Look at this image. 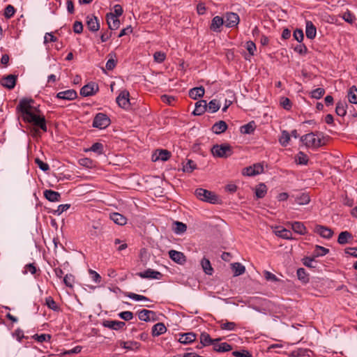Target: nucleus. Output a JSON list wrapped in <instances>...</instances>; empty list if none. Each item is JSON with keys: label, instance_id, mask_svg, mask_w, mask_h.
Returning a JSON list of instances; mask_svg holds the SVG:
<instances>
[{"label": "nucleus", "instance_id": "1", "mask_svg": "<svg viewBox=\"0 0 357 357\" xmlns=\"http://www.w3.org/2000/svg\"><path fill=\"white\" fill-rule=\"evenodd\" d=\"M195 195L199 200L211 204H221L222 199L214 192L204 189L197 188Z\"/></svg>", "mask_w": 357, "mask_h": 357}, {"label": "nucleus", "instance_id": "2", "mask_svg": "<svg viewBox=\"0 0 357 357\" xmlns=\"http://www.w3.org/2000/svg\"><path fill=\"white\" fill-rule=\"evenodd\" d=\"M319 132H310L301 137V140L307 147L318 148L325 145L324 137H319Z\"/></svg>", "mask_w": 357, "mask_h": 357}, {"label": "nucleus", "instance_id": "3", "mask_svg": "<svg viewBox=\"0 0 357 357\" xmlns=\"http://www.w3.org/2000/svg\"><path fill=\"white\" fill-rule=\"evenodd\" d=\"M211 153L214 157L227 158L233 153L232 146L229 144L213 145Z\"/></svg>", "mask_w": 357, "mask_h": 357}, {"label": "nucleus", "instance_id": "4", "mask_svg": "<svg viewBox=\"0 0 357 357\" xmlns=\"http://www.w3.org/2000/svg\"><path fill=\"white\" fill-rule=\"evenodd\" d=\"M24 121L32 123L33 126L40 128L43 131L47 132L46 120L43 116H38L35 114H30Z\"/></svg>", "mask_w": 357, "mask_h": 357}, {"label": "nucleus", "instance_id": "5", "mask_svg": "<svg viewBox=\"0 0 357 357\" xmlns=\"http://www.w3.org/2000/svg\"><path fill=\"white\" fill-rule=\"evenodd\" d=\"M110 123L109 118L105 114L98 113L94 117L93 126L99 129H104L109 126Z\"/></svg>", "mask_w": 357, "mask_h": 357}, {"label": "nucleus", "instance_id": "6", "mask_svg": "<svg viewBox=\"0 0 357 357\" xmlns=\"http://www.w3.org/2000/svg\"><path fill=\"white\" fill-rule=\"evenodd\" d=\"M264 172V166L261 163L254 164L252 166H250L243 169L242 174L244 176H253L259 174Z\"/></svg>", "mask_w": 357, "mask_h": 357}, {"label": "nucleus", "instance_id": "7", "mask_svg": "<svg viewBox=\"0 0 357 357\" xmlns=\"http://www.w3.org/2000/svg\"><path fill=\"white\" fill-rule=\"evenodd\" d=\"M33 102L32 100H28L26 99H22L20 100L19 105L17 107V109L22 114V119L25 120L29 116L30 114H33L31 112V106L30 102Z\"/></svg>", "mask_w": 357, "mask_h": 357}, {"label": "nucleus", "instance_id": "8", "mask_svg": "<svg viewBox=\"0 0 357 357\" xmlns=\"http://www.w3.org/2000/svg\"><path fill=\"white\" fill-rule=\"evenodd\" d=\"M171 155V152L167 149H156L151 155V160L153 162H165L168 160Z\"/></svg>", "mask_w": 357, "mask_h": 357}, {"label": "nucleus", "instance_id": "9", "mask_svg": "<svg viewBox=\"0 0 357 357\" xmlns=\"http://www.w3.org/2000/svg\"><path fill=\"white\" fill-rule=\"evenodd\" d=\"M130 93L128 91H121L116 98V103L121 108L128 109L130 106Z\"/></svg>", "mask_w": 357, "mask_h": 357}, {"label": "nucleus", "instance_id": "10", "mask_svg": "<svg viewBox=\"0 0 357 357\" xmlns=\"http://www.w3.org/2000/svg\"><path fill=\"white\" fill-rule=\"evenodd\" d=\"M223 18L225 26L229 28L236 26L240 21L238 15L235 13H227Z\"/></svg>", "mask_w": 357, "mask_h": 357}, {"label": "nucleus", "instance_id": "11", "mask_svg": "<svg viewBox=\"0 0 357 357\" xmlns=\"http://www.w3.org/2000/svg\"><path fill=\"white\" fill-rule=\"evenodd\" d=\"M98 91V85H96L93 82H90L82 87L80 95L84 97L91 96L94 95Z\"/></svg>", "mask_w": 357, "mask_h": 357}, {"label": "nucleus", "instance_id": "12", "mask_svg": "<svg viewBox=\"0 0 357 357\" xmlns=\"http://www.w3.org/2000/svg\"><path fill=\"white\" fill-rule=\"evenodd\" d=\"M137 275L142 278L147 279L160 280L162 277V274L160 272L154 271L151 268H148L144 272H139L137 273Z\"/></svg>", "mask_w": 357, "mask_h": 357}, {"label": "nucleus", "instance_id": "13", "mask_svg": "<svg viewBox=\"0 0 357 357\" xmlns=\"http://www.w3.org/2000/svg\"><path fill=\"white\" fill-rule=\"evenodd\" d=\"M221 340L222 338L212 339L208 333L206 332H202L200 335V343L202 346L198 347V348L209 346L213 342H219Z\"/></svg>", "mask_w": 357, "mask_h": 357}, {"label": "nucleus", "instance_id": "14", "mask_svg": "<svg viewBox=\"0 0 357 357\" xmlns=\"http://www.w3.org/2000/svg\"><path fill=\"white\" fill-rule=\"evenodd\" d=\"M169 257L172 261L178 264H183L186 261V257L184 254L174 250L169 251Z\"/></svg>", "mask_w": 357, "mask_h": 357}, {"label": "nucleus", "instance_id": "15", "mask_svg": "<svg viewBox=\"0 0 357 357\" xmlns=\"http://www.w3.org/2000/svg\"><path fill=\"white\" fill-rule=\"evenodd\" d=\"M86 26L89 31L96 32L100 29V24L98 18L93 15H88L86 17Z\"/></svg>", "mask_w": 357, "mask_h": 357}, {"label": "nucleus", "instance_id": "16", "mask_svg": "<svg viewBox=\"0 0 357 357\" xmlns=\"http://www.w3.org/2000/svg\"><path fill=\"white\" fill-rule=\"evenodd\" d=\"M106 20L108 24L109 29L116 30L119 27L120 21L113 13H107L106 15Z\"/></svg>", "mask_w": 357, "mask_h": 357}, {"label": "nucleus", "instance_id": "17", "mask_svg": "<svg viewBox=\"0 0 357 357\" xmlns=\"http://www.w3.org/2000/svg\"><path fill=\"white\" fill-rule=\"evenodd\" d=\"M56 97L59 99L73 100L77 97V94L74 89H68L57 93Z\"/></svg>", "mask_w": 357, "mask_h": 357}, {"label": "nucleus", "instance_id": "18", "mask_svg": "<svg viewBox=\"0 0 357 357\" xmlns=\"http://www.w3.org/2000/svg\"><path fill=\"white\" fill-rule=\"evenodd\" d=\"M139 319L144 321H150L151 320L155 321V313L153 311L149 310H142L138 312Z\"/></svg>", "mask_w": 357, "mask_h": 357}, {"label": "nucleus", "instance_id": "19", "mask_svg": "<svg viewBox=\"0 0 357 357\" xmlns=\"http://www.w3.org/2000/svg\"><path fill=\"white\" fill-rule=\"evenodd\" d=\"M314 231L325 238H331L333 234V231L330 228L322 225H317Z\"/></svg>", "mask_w": 357, "mask_h": 357}, {"label": "nucleus", "instance_id": "20", "mask_svg": "<svg viewBox=\"0 0 357 357\" xmlns=\"http://www.w3.org/2000/svg\"><path fill=\"white\" fill-rule=\"evenodd\" d=\"M252 190L255 191V198L258 199H262L266 196L268 188L264 183H260L252 188Z\"/></svg>", "mask_w": 357, "mask_h": 357}, {"label": "nucleus", "instance_id": "21", "mask_svg": "<svg viewBox=\"0 0 357 357\" xmlns=\"http://www.w3.org/2000/svg\"><path fill=\"white\" fill-rule=\"evenodd\" d=\"M207 111L206 100H201L195 103V109L192 114L195 116H200Z\"/></svg>", "mask_w": 357, "mask_h": 357}, {"label": "nucleus", "instance_id": "22", "mask_svg": "<svg viewBox=\"0 0 357 357\" xmlns=\"http://www.w3.org/2000/svg\"><path fill=\"white\" fill-rule=\"evenodd\" d=\"M17 81V76L13 75H9L5 77L1 82V84L8 89H12L15 87Z\"/></svg>", "mask_w": 357, "mask_h": 357}, {"label": "nucleus", "instance_id": "23", "mask_svg": "<svg viewBox=\"0 0 357 357\" xmlns=\"http://www.w3.org/2000/svg\"><path fill=\"white\" fill-rule=\"evenodd\" d=\"M102 226L99 222H94L91 228L89 230V234L91 238L97 237L102 231Z\"/></svg>", "mask_w": 357, "mask_h": 357}, {"label": "nucleus", "instance_id": "24", "mask_svg": "<svg viewBox=\"0 0 357 357\" xmlns=\"http://www.w3.org/2000/svg\"><path fill=\"white\" fill-rule=\"evenodd\" d=\"M225 24L224 18L220 16H215L213 18L211 24V29L215 32H220V28Z\"/></svg>", "mask_w": 357, "mask_h": 357}, {"label": "nucleus", "instance_id": "25", "mask_svg": "<svg viewBox=\"0 0 357 357\" xmlns=\"http://www.w3.org/2000/svg\"><path fill=\"white\" fill-rule=\"evenodd\" d=\"M295 198V202L299 205H305L310 202V197L308 193L301 192L298 195H292Z\"/></svg>", "mask_w": 357, "mask_h": 357}, {"label": "nucleus", "instance_id": "26", "mask_svg": "<svg viewBox=\"0 0 357 357\" xmlns=\"http://www.w3.org/2000/svg\"><path fill=\"white\" fill-rule=\"evenodd\" d=\"M227 124L224 121H219L218 122H216L213 126H212V131L217 135H220L224 132L226 131L227 129Z\"/></svg>", "mask_w": 357, "mask_h": 357}, {"label": "nucleus", "instance_id": "27", "mask_svg": "<svg viewBox=\"0 0 357 357\" xmlns=\"http://www.w3.org/2000/svg\"><path fill=\"white\" fill-rule=\"evenodd\" d=\"M353 238V235L350 232L347 231H342L338 236L337 242L340 245H344L352 241Z\"/></svg>", "mask_w": 357, "mask_h": 357}, {"label": "nucleus", "instance_id": "28", "mask_svg": "<svg viewBox=\"0 0 357 357\" xmlns=\"http://www.w3.org/2000/svg\"><path fill=\"white\" fill-rule=\"evenodd\" d=\"M306 36L309 39H314L316 37L317 29L311 21L306 22Z\"/></svg>", "mask_w": 357, "mask_h": 357}, {"label": "nucleus", "instance_id": "29", "mask_svg": "<svg viewBox=\"0 0 357 357\" xmlns=\"http://www.w3.org/2000/svg\"><path fill=\"white\" fill-rule=\"evenodd\" d=\"M167 331V328L162 322L157 323L152 328L151 334L153 337H158Z\"/></svg>", "mask_w": 357, "mask_h": 357}, {"label": "nucleus", "instance_id": "30", "mask_svg": "<svg viewBox=\"0 0 357 357\" xmlns=\"http://www.w3.org/2000/svg\"><path fill=\"white\" fill-rule=\"evenodd\" d=\"M195 340L196 334L192 332H190L181 335L178 341L181 344H187L194 342Z\"/></svg>", "mask_w": 357, "mask_h": 357}, {"label": "nucleus", "instance_id": "31", "mask_svg": "<svg viewBox=\"0 0 357 357\" xmlns=\"http://www.w3.org/2000/svg\"><path fill=\"white\" fill-rule=\"evenodd\" d=\"M44 197L50 202H59L61 199V195L58 192L52 190L44 191Z\"/></svg>", "mask_w": 357, "mask_h": 357}, {"label": "nucleus", "instance_id": "32", "mask_svg": "<svg viewBox=\"0 0 357 357\" xmlns=\"http://www.w3.org/2000/svg\"><path fill=\"white\" fill-rule=\"evenodd\" d=\"M288 224L291 225V228L294 232L301 235H303L306 233V227L303 223L301 222H294L291 223L289 222Z\"/></svg>", "mask_w": 357, "mask_h": 357}, {"label": "nucleus", "instance_id": "33", "mask_svg": "<svg viewBox=\"0 0 357 357\" xmlns=\"http://www.w3.org/2000/svg\"><path fill=\"white\" fill-rule=\"evenodd\" d=\"M204 92L205 90L203 86L195 87L189 91V96L191 98L196 100L198 98L203 97L204 95Z\"/></svg>", "mask_w": 357, "mask_h": 357}, {"label": "nucleus", "instance_id": "34", "mask_svg": "<svg viewBox=\"0 0 357 357\" xmlns=\"http://www.w3.org/2000/svg\"><path fill=\"white\" fill-rule=\"evenodd\" d=\"M110 219L119 225H125L127 222V218L119 213H111Z\"/></svg>", "mask_w": 357, "mask_h": 357}, {"label": "nucleus", "instance_id": "35", "mask_svg": "<svg viewBox=\"0 0 357 357\" xmlns=\"http://www.w3.org/2000/svg\"><path fill=\"white\" fill-rule=\"evenodd\" d=\"M126 324L120 321H107L104 323L105 327L109 328L113 330H119L125 326Z\"/></svg>", "mask_w": 357, "mask_h": 357}, {"label": "nucleus", "instance_id": "36", "mask_svg": "<svg viewBox=\"0 0 357 357\" xmlns=\"http://www.w3.org/2000/svg\"><path fill=\"white\" fill-rule=\"evenodd\" d=\"M231 268L234 272V276L241 275L243 274L245 271V266L238 262L231 264Z\"/></svg>", "mask_w": 357, "mask_h": 357}, {"label": "nucleus", "instance_id": "37", "mask_svg": "<svg viewBox=\"0 0 357 357\" xmlns=\"http://www.w3.org/2000/svg\"><path fill=\"white\" fill-rule=\"evenodd\" d=\"M256 126L254 121L249 122L248 123L242 126L240 128V130L241 133L243 134H252L254 132L255 130Z\"/></svg>", "mask_w": 357, "mask_h": 357}, {"label": "nucleus", "instance_id": "38", "mask_svg": "<svg viewBox=\"0 0 357 357\" xmlns=\"http://www.w3.org/2000/svg\"><path fill=\"white\" fill-rule=\"evenodd\" d=\"M201 265L204 273L207 275H211L213 272V269L211 266L210 261L204 257L201 261Z\"/></svg>", "mask_w": 357, "mask_h": 357}, {"label": "nucleus", "instance_id": "39", "mask_svg": "<svg viewBox=\"0 0 357 357\" xmlns=\"http://www.w3.org/2000/svg\"><path fill=\"white\" fill-rule=\"evenodd\" d=\"M140 346L141 344L139 342L135 341L121 342V347L128 350L139 349Z\"/></svg>", "mask_w": 357, "mask_h": 357}, {"label": "nucleus", "instance_id": "40", "mask_svg": "<svg viewBox=\"0 0 357 357\" xmlns=\"http://www.w3.org/2000/svg\"><path fill=\"white\" fill-rule=\"evenodd\" d=\"M348 100L350 103L357 104V88L352 86L348 91Z\"/></svg>", "mask_w": 357, "mask_h": 357}, {"label": "nucleus", "instance_id": "41", "mask_svg": "<svg viewBox=\"0 0 357 357\" xmlns=\"http://www.w3.org/2000/svg\"><path fill=\"white\" fill-rule=\"evenodd\" d=\"M347 107V105L346 102L339 101L336 104V107H335L336 114L340 116H345L347 114V109H346Z\"/></svg>", "mask_w": 357, "mask_h": 357}, {"label": "nucleus", "instance_id": "42", "mask_svg": "<svg viewBox=\"0 0 357 357\" xmlns=\"http://www.w3.org/2000/svg\"><path fill=\"white\" fill-rule=\"evenodd\" d=\"M220 108V104L216 99H213L207 103V111L211 113L216 112Z\"/></svg>", "mask_w": 357, "mask_h": 357}, {"label": "nucleus", "instance_id": "43", "mask_svg": "<svg viewBox=\"0 0 357 357\" xmlns=\"http://www.w3.org/2000/svg\"><path fill=\"white\" fill-rule=\"evenodd\" d=\"M329 252V250L320 245H316L313 252L314 257H322Z\"/></svg>", "mask_w": 357, "mask_h": 357}, {"label": "nucleus", "instance_id": "44", "mask_svg": "<svg viewBox=\"0 0 357 357\" xmlns=\"http://www.w3.org/2000/svg\"><path fill=\"white\" fill-rule=\"evenodd\" d=\"M290 141V134L287 130H282L279 138V142L282 146H287Z\"/></svg>", "mask_w": 357, "mask_h": 357}, {"label": "nucleus", "instance_id": "45", "mask_svg": "<svg viewBox=\"0 0 357 357\" xmlns=\"http://www.w3.org/2000/svg\"><path fill=\"white\" fill-rule=\"evenodd\" d=\"M297 276L299 280H301L303 283H307L309 282V275L306 273L305 268H299L297 270Z\"/></svg>", "mask_w": 357, "mask_h": 357}, {"label": "nucleus", "instance_id": "46", "mask_svg": "<svg viewBox=\"0 0 357 357\" xmlns=\"http://www.w3.org/2000/svg\"><path fill=\"white\" fill-rule=\"evenodd\" d=\"M45 305L53 311H59V307L52 296H48L45 298Z\"/></svg>", "mask_w": 357, "mask_h": 357}, {"label": "nucleus", "instance_id": "47", "mask_svg": "<svg viewBox=\"0 0 357 357\" xmlns=\"http://www.w3.org/2000/svg\"><path fill=\"white\" fill-rule=\"evenodd\" d=\"M218 323L220 324V328L222 330L234 331L236 327V323L231 321L223 322V321H220Z\"/></svg>", "mask_w": 357, "mask_h": 357}, {"label": "nucleus", "instance_id": "48", "mask_svg": "<svg viewBox=\"0 0 357 357\" xmlns=\"http://www.w3.org/2000/svg\"><path fill=\"white\" fill-rule=\"evenodd\" d=\"M174 225H175V227L174 228V231L176 233V234H181V233H183L186 231L187 229V226L185 224L181 222H178V221H175L174 222Z\"/></svg>", "mask_w": 357, "mask_h": 357}, {"label": "nucleus", "instance_id": "49", "mask_svg": "<svg viewBox=\"0 0 357 357\" xmlns=\"http://www.w3.org/2000/svg\"><path fill=\"white\" fill-rule=\"evenodd\" d=\"M196 168L195 162L192 160H188L185 163H183V170L185 172H192Z\"/></svg>", "mask_w": 357, "mask_h": 357}, {"label": "nucleus", "instance_id": "50", "mask_svg": "<svg viewBox=\"0 0 357 357\" xmlns=\"http://www.w3.org/2000/svg\"><path fill=\"white\" fill-rule=\"evenodd\" d=\"M277 236L284 238V239H291V232L290 230L286 229H282L280 230H278L275 231Z\"/></svg>", "mask_w": 357, "mask_h": 357}, {"label": "nucleus", "instance_id": "51", "mask_svg": "<svg viewBox=\"0 0 357 357\" xmlns=\"http://www.w3.org/2000/svg\"><path fill=\"white\" fill-rule=\"evenodd\" d=\"M315 258L316 257H314L313 255L312 257H305L302 259V262L305 266L314 268H316V265L314 264V262H315Z\"/></svg>", "mask_w": 357, "mask_h": 357}, {"label": "nucleus", "instance_id": "52", "mask_svg": "<svg viewBox=\"0 0 357 357\" xmlns=\"http://www.w3.org/2000/svg\"><path fill=\"white\" fill-rule=\"evenodd\" d=\"M308 161V157L303 152H299L296 156V162L300 165H306Z\"/></svg>", "mask_w": 357, "mask_h": 357}, {"label": "nucleus", "instance_id": "53", "mask_svg": "<svg viewBox=\"0 0 357 357\" xmlns=\"http://www.w3.org/2000/svg\"><path fill=\"white\" fill-rule=\"evenodd\" d=\"M89 151L95 152L98 155H100L103 153V144L100 142H96L91 146Z\"/></svg>", "mask_w": 357, "mask_h": 357}, {"label": "nucleus", "instance_id": "54", "mask_svg": "<svg viewBox=\"0 0 357 357\" xmlns=\"http://www.w3.org/2000/svg\"><path fill=\"white\" fill-rule=\"evenodd\" d=\"M33 337L38 342H50L52 336L49 334L34 335Z\"/></svg>", "mask_w": 357, "mask_h": 357}, {"label": "nucleus", "instance_id": "55", "mask_svg": "<svg viewBox=\"0 0 357 357\" xmlns=\"http://www.w3.org/2000/svg\"><path fill=\"white\" fill-rule=\"evenodd\" d=\"M280 105L286 110H290L292 106V103L289 98L286 97H282L280 98Z\"/></svg>", "mask_w": 357, "mask_h": 357}, {"label": "nucleus", "instance_id": "56", "mask_svg": "<svg viewBox=\"0 0 357 357\" xmlns=\"http://www.w3.org/2000/svg\"><path fill=\"white\" fill-rule=\"evenodd\" d=\"M325 93L323 88H317L311 92V97L315 99L321 98Z\"/></svg>", "mask_w": 357, "mask_h": 357}, {"label": "nucleus", "instance_id": "57", "mask_svg": "<svg viewBox=\"0 0 357 357\" xmlns=\"http://www.w3.org/2000/svg\"><path fill=\"white\" fill-rule=\"evenodd\" d=\"M232 356L234 357H252L251 353L245 349L234 351L232 352Z\"/></svg>", "mask_w": 357, "mask_h": 357}, {"label": "nucleus", "instance_id": "58", "mask_svg": "<svg viewBox=\"0 0 357 357\" xmlns=\"http://www.w3.org/2000/svg\"><path fill=\"white\" fill-rule=\"evenodd\" d=\"M38 271H40V270L36 268L35 264L33 263H30V264H26L24 266V273H26L29 272L32 275H34L37 273Z\"/></svg>", "mask_w": 357, "mask_h": 357}, {"label": "nucleus", "instance_id": "59", "mask_svg": "<svg viewBox=\"0 0 357 357\" xmlns=\"http://www.w3.org/2000/svg\"><path fill=\"white\" fill-rule=\"evenodd\" d=\"M15 13V9L12 5H8L4 10V16L7 19L11 18Z\"/></svg>", "mask_w": 357, "mask_h": 357}, {"label": "nucleus", "instance_id": "60", "mask_svg": "<svg viewBox=\"0 0 357 357\" xmlns=\"http://www.w3.org/2000/svg\"><path fill=\"white\" fill-rule=\"evenodd\" d=\"M154 61L157 63H161L166 59V54L162 52H155L153 54Z\"/></svg>", "mask_w": 357, "mask_h": 357}, {"label": "nucleus", "instance_id": "61", "mask_svg": "<svg viewBox=\"0 0 357 357\" xmlns=\"http://www.w3.org/2000/svg\"><path fill=\"white\" fill-rule=\"evenodd\" d=\"M89 273L91 275L92 280L96 284H99L101 282V276L98 273L92 269H89Z\"/></svg>", "mask_w": 357, "mask_h": 357}, {"label": "nucleus", "instance_id": "62", "mask_svg": "<svg viewBox=\"0 0 357 357\" xmlns=\"http://www.w3.org/2000/svg\"><path fill=\"white\" fill-rule=\"evenodd\" d=\"M75 280V277L71 274H67L63 278V282L64 284L69 287H73V284Z\"/></svg>", "mask_w": 357, "mask_h": 357}, {"label": "nucleus", "instance_id": "63", "mask_svg": "<svg viewBox=\"0 0 357 357\" xmlns=\"http://www.w3.org/2000/svg\"><path fill=\"white\" fill-rule=\"evenodd\" d=\"M119 316L125 321H130L133 318V314L130 311L121 312L119 314Z\"/></svg>", "mask_w": 357, "mask_h": 357}, {"label": "nucleus", "instance_id": "64", "mask_svg": "<svg viewBox=\"0 0 357 357\" xmlns=\"http://www.w3.org/2000/svg\"><path fill=\"white\" fill-rule=\"evenodd\" d=\"M264 276L265 279L268 281H272V282H277L278 281V278L276 277L275 275L271 273L270 271H265L264 272Z\"/></svg>", "mask_w": 357, "mask_h": 357}]
</instances>
